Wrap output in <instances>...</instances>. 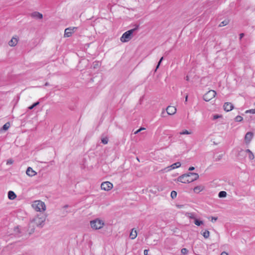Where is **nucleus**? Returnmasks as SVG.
<instances>
[{
  "instance_id": "nucleus-40",
  "label": "nucleus",
  "mask_w": 255,
  "mask_h": 255,
  "mask_svg": "<svg viewBox=\"0 0 255 255\" xmlns=\"http://www.w3.org/2000/svg\"><path fill=\"white\" fill-rule=\"evenodd\" d=\"M221 255H228V254L227 253L223 252L221 253Z\"/></svg>"
},
{
  "instance_id": "nucleus-3",
  "label": "nucleus",
  "mask_w": 255,
  "mask_h": 255,
  "mask_svg": "<svg viewBox=\"0 0 255 255\" xmlns=\"http://www.w3.org/2000/svg\"><path fill=\"white\" fill-rule=\"evenodd\" d=\"M32 207L37 212H42L46 210V205L44 202L40 200L34 201L32 204Z\"/></svg>"
},
{
  "instance_id": "nucleus-13",
  "label": "nucleus",
  "mask_w": 255,
  "mask_h": 255,
  "mask_svg": "<svg viewBox=\"0 0 255 255\" xmlns=\"http://www.w3.org/2000/svg\"><path fill=\"white\" fill-rule=\"evenodd\" d=\"M26 174L32 177L36 174V172L34 171L30 167H28L26 171Z\"/></svg>"
},
{
  "instance_id": "nucleus-23",
  "label": "nucleus",
  "mask_w": 255,
  "mask_h": 255,
  "mask_svg": "<svg viewBox=\"0 0 255 255\" xmlns=\"http://www.w3.org/2000/svg\"><path fill=\"white\" fill-rule=\"evenodd\" d=\"M186 216L190 218L195 219V215L193 213H186L185 214Z\"/></svg>"
},
{
  "instance_id": "nucleus-29",
  "label": "nucleus",
  "mask_w": 255,
  "mask_h": 255,
  "mask_svg": "<svg viewBox=\"0 0 255 255\" xmlns=\"http://www.w3.org/2000/svg\"><path fill=\"white\" fill-rule=\"evenodd\" d=\"M39 104V102H37L35 103H34L33 105H32L31 106L29 107H28V109L29 110H32V109H33L35 107H36V106H37Z\"/></svg>"
},
{
  "instance_id": "nucleus-42",
  "label": "nucleus",
  "mask_w": 255,
  "mask_h": 255,
  "mask_svg": "<svg viewBox=\"0 0 255 255\" xmlns=\"http://www.w3.org/2000/svg\"><path fill=\"white\" fill-rule=\"evenodd\" d=\"M187 99H188V96L186 95V96L185 97V102H186L187 101Z\"/></svg>"
},
{
  "instance_id": "nucleus-39",
  "label": "nucleus",
  "mask_w": 255,
  "mask_h": 255,
  "mask_svg": "<svg viewBox=\"0 0 255 255\" xmlns=\"http://www.w3.org/2000/svg\"><path fill=\"white\" fill-rule=\"evenodd\" d=\"M194 169H195V168L194 167L192 166V167H189V170L192 171V170H194Z\"/></svg>"
},
{
  "instance_id": "nucleus-22",
  "label": "nucleus",
  "mask_w": 255,
  "mask_h": 255,
  "mask_svg": "<svg viewBox=\"0 0 255 255\" xmlns=\"http://www.w3.org/2000/svg\"><path fill=\"white\" fill-rule=\"evenodd\" d=\"M227 196V193L225 191H222L219 193L218 196L220 198L225 197Z\"/></svg>"
},
{
  "instance_id": "nucleus-26",
  "label": "nucleus",
  "mask_w": 255,
  "mask_h": 255,
  "mask_svg": "<svg viewBox=\"0 0 255 255\" xmlns=\"http://www.w3.org/2000/svg\"><path fill=\"white\" fill-rule=\"evenodd\" d=\"M171 197L172 199H174L177 196V192L175 191H172L171 192Z\"/></svg>"
},
{
  "instance_id": "nucleus-11",
  "label": "nucleus",
  "mask_w": 255,
  "mask_h": 255,
  "mask_svg": "<svg viewBox=\"0 0 255 255\" xmlns=\"http://www.w3.org/2000/svg\"><path fill=\"white\" fill-rule=\"evenodd\" d=\"M166 112L168 115H172L175 114L176 112V109L174 106H168L166 108Z\"/></svg>"
},
{
  "instance_id": "nucleus-41",
  "label": "nucleus",
  "mask_w": 255,
  "mask_h": 255,
  "mask_svg": "<svg viewBox=\"0 0 255 255\" xmlns=\"http://www.w3.org/2000/svg\"><path fill=\"white\" fill-rule=\"evenodd\" d=\"M244 35V33H241L240 34V39H242Z\"/></svg>"
},
{
  "instance_id": "nucleus-14",
  "label": "nucleus",
  "mask_w": 255,
  "mask_h": 255,
  "mask_svg": "<svg viewBox=\"0 0 255 255\" xmlns=\"http://www.w3.org/2000/svg\"><path fill=\"white\" fill-rule=\"evenodd\" d=\"M31 16L32 17L36 18L38 19H42L43 18V15L41 13L37 11L32 12L31 14Z\"/></svg>"
},
{
  "instance_id": "nucleus-24",
  "label": "nucleus",
  "mask_w": 255,
  "mask_h": 255,
  "mask_svg": "<svg viewBox=\"0 0 255 255\" xmlns=\"http://www.w3.org/2000/svg\"><path fill=\"white\" fill-rule=\"evenodd\" d=\"M10 127V124L9 123H5L2 127V129L4 130H7Z\"/></svg>"
},
{
  "instance_id": "nucleus-21",
  "label": "nucleus",
  "mask_w": 255,
  "mask_h": 255,
  "mask_svg": "<svg viewBox=\"0 0 255 255\" xmlns=\"http://www.w3.org/2000/svg\"><path fill=\"white\" fill-rule=\"evenodd\" d=\"M202 235L205 239H207L210 236V232L208 230H205L204 232H203Z\"/></svg>"
},
{
  "instance_id": "nucleus-6",
  "label": "nucleus",
  "mask_w": 255,
  "mask_h": 255,
  "mask_svg": "<svg viewBox=\"0 0 255 255\" xmlns=\"http://www.w3.org/2000/svg\"><path fill=\"white\" fill-rule=\"evenodd\" d=\"M216 95V92L214 90H210L204 95L203 99L205 101L208 102L214 98Z\"/></svg>"
},
{
  "instance_id": "nucleus-19",
  "label": "nucleus",
  "mask_w": 255,
  "mask_h": 255,
  "mask_svg": "<svg viewBox=\"0 0 255 255\" xmlns=\"http://www.w3.org/2000/svg\"><path fill=\"white\" fill-rule=\"evenodd\" d=\"M203 190V188L200 186H196L195 187H194V188L193 189V190H194V192L195 193H199L200 192H201L202 190Z\"/></svg>"
},
{
  "instance_id": "nucleus-4",
  "label": "nucleus",
  "mask_w": 255,
  "mask_h": 255,
  "mask_svg": "<svg viewBox=\"0 0 255 255\" xmlns=\"http://www.w3.org/2000/svg\"><path fill=\"white\" fill-rule=\"evenodd\" d=\"M138 26L136 28L129 30L123 33L122 36L120 38V40L122 42H127L129 41L132 37V34L133 32L137 29Z\"/></svg>"
},
{
  "instance_id": "nucleus-7",
  "label": "nucleus",
  "mask_w": 255,
  "mask_h": 255,
  "mask_svg": "<svg viewBox=\"0 0 255 255\" xmlns=\"http://www.w3.org/2000/svg\"><path fill=\"white\" fill-rule=\"evenodd\" d=\"M101 187L102 190L105 191H109L113 187V185L112 183L109 181L103 182L101 185Z\"/></svg>"
},
{
  "instance_id": "nucleus-2",
  "label": "nucleus",
  "mask_w": 255,
  "mask_h": 255,
  "mask_svg": "<svg viewBox=\"0 0 255 255\" xmlns=\"http://www.w3.org/2000/svg\"><path fill=\"white\" fill-rule=\"evenodd\" d=\"M199 178L197 173L189 172L180 176L177 179V181L183 183H188L197 180Z\"/></svg>"
},
{
  "instance_id": "nucleus-37",
  "label": "nucleus",
  "mask_w": 255,
  "mask_h": 255,
  "mask_svg": "<svg viewBox=\"0 0 255 255\" xmlns=\"http://www.w3.org/2000/svg\"><path fill=\"white\" fill-rule=\"evenodd\" d=\"M148 250H144V255H148Z\"/></svg>"
},
{
  "instance_id": "nucleus-25",
  "label": "nucleus",
  "mask_w": 255,
  "mask_h": 255,
  "mask_svg": "<svg viewBox=\"0 0 255 255\" xmlns=\"http://www.w3.org/2000/svg\"><path fill=\"white\" fill-rule=\"evenodd\" d=\"M194 224L197 226H200L203 224V222L202 221H199L196 219H195Z\"/></svg>"
},
{
  "instance_id": "nucleus-45",
  "label": "nucleus",
  "mask_w": 255,
  "mask_h": 255,
  "mask_svg": "<svg viewBox=\"0 0 255 255\" xmlns=\"http://www.w3.org/2000/svg\"><path fill=\"white\" fill-rule=\"evenodd\" d=\"M163 57H162L160 58V60H159V61H160L161 62V61L163 60Z\"/></svg>"
},
{
  "instance_id": "nucleus-31",
  "label": "nucleus",
  "mask_w": 255,
  "mask_h": 255,
  "mask_svg": "<svg viewBox=\"0 0 255 255\" xmlns=\"http://www.w3.org/2000/svg\"><path fill=\"white\" fill-rule=\"evenodd\" d=\"M101 141L103 144H106L108 143L109 139L107 137H104L102 139Z\"/></svg>"
},
{
  "instance_id": "nucleus-36",
  "label": "nucleus",
  "mask_w": 255,
  "mask_h": 255,
  "mask_svg": "<svg viewBox=\"0 0 255 255\" xmlns=\"http://www.w3.org/2000/svg\"><path fill=\"white\" fill-rule=\"evenodd\" d=\"M217 219H218L217 217H212L211 221L212 222H215L217 220Z\"/></svg>"
},
{
  "instance_id": "nucleus-44",
  "label": "nucleus",
  "mask_w": 255,
  "mask_h": 255,
  "mask_svg": "<svg viewBox=\"0 0 255 255\" xmlns=\"http://www.w3.org/2000/svg\"><path fill=\"white\" fill-rule=\"evenodd\" d=\"M68 207V205H65V206H63V208H67Z\"/></svg>"
},
{
  "instance_id": "nucleus-5",
  "label": "nucleus",
  "mask_w": 255,
  "mask_h": 255,
  "mask_svg": "<svg viewBox=\"0 0 255 255\" xmlns=\"http://www.w3.org/2000/svg\"><path fill=\"white\" fill-rule=\"evenodd\" d=\"M104 225V221L99 219H96L90 222L91 227L94 230L101 229L103 227Z\"/></svg>"
},
{
  "instance_id": "nucleus-12",
  "label": "nucleus",
  "mask_w": 255,
  "mask_h": 255,
  "mask_svg": "<svg viewBox=\"0 0 255 255\" xmlns=\"http://www.w3.org/2000/svg\"><path fill=\"white\" fill-rule=\"evenodd\" d=\"M17 42L18 38L16 37H13L8 42V45L11 47L15 46L17 44Z\"/></svg>"
},
{
  "instance_id": "nucleus-15",
  "label": "nucleus",
  "mask_w": 255,
  "mask_h": 255,
  "mask_svg": "<svg viewBox=\"0 0 255 255\" xmlns=\"http://www.w3.org/2000/svg\"><path fill=\"white\" fill-rule=\"evenodd\" d=\"M253 137V133L251 132H247L245 137V139L247 142H250Z\"/></svg>"
},
{
  "instance_id": "nucleus-27",
  "label": "nucleus",
  "mask_w": 255,
  "mask_h": 255,
  "mask_svg": "<svg viewBox=\"0 0 255 255\" xmlns=\"http://www.w3.org/2000/svg\"><path fill=\"white\" fill-rule=\"evenodd\" d=\"M235 121L237 122H241L243 121V118L240 116H237L235 119Z\"/></svg>"
},
{
  "instance_id": "nucleus-16",
  "label": "nucleus",
  "mask_w": 255,
  "mask_h": 255,
  "mask_svg": "<svg viewBox=\"0 0 255 255\" xmlns=\"http://www.w3.org/2000/svg\"><path fill=\"white\" fill-rule=\"evenodd\" d=\"M137 237V232L134 229H132L130 232L129 237L131 239L133 240Z\"/></svg>"
},
{
  "instance_id": "nucleus-32",
  "label": "nucleus",
  "mask_w": 255,
  "mask_h": 255,
  "mask_svg": "<svg viewBox=\"0 0 255 255\" xmlns=\"http://www.w3.org/2000/svg\"><path fill=\"white\" fill-rule=\"evenodd\" d=\"M245 113H246L255 114V109L247 110Z\"/></svg>"
},
{
  "instance_id": "nucleus-10",
  "label": "nucleus",
  "mask_w": 255,
  "mask_h": 255,
  "mask_svg": "<svg viewBox=\"0 0 255 255\" xmlns=\"http://www.w3.org/2000/svg\"><path fill=\"white\" fill-rule=\"evenodd\" d=\"M234 108V106L231 103L227 102L224 104V109L225 111L229 112L232 110Z\"/></svg>"
},
{
  "instance_id": "nucleus-9",
  "label": "nucleus",
  "mask_w": 255,
  "mask_h": 255,
  "mask_svg": "<svg viewBox=\"0 0 255 255\" xmlns=\"http://www.w3.org/2000/svg\"><path fill=\"white\" fill-rule=\"evenodd\" d=\"M181 163L179 162H177L176 163H173V164L171 165L170 166H167V167L165 168L164 169V171L165 172H168L172 169H174L175 168H178L181 166Z\"/></svg>"
},
{
  "instance_id": "nucleus-17",
  "label": "nucleus",
  "mask_w": 255,
  "mask_h": 255,
  "mask_svg": "<svg viewBox=\"0 0 255 255\" xmlns=\"http://www.w3.org/2000/svg\"><path fill=\"white\" fill-rule=\"evenodd\" d=\"M16 197V194L12 191H9L8 192V198L10 200H13Z\"/></svg>"
},
{
  "instance_id": "nucleus-43",
  "label": "nucleus",
  "mask_w": 255,
  "mask_h": 255,
  "mask_svg": "<svg viewBox=\"0 0 255 255\" xmlns=\"http://www.w3.org/2000/svg\"><path fill=\"white\" fill-rule=\"evenodd\" d=\"M186 80L187 81H188V80H189V77H188V76H187L186 77Z\"/></svg>"
},
{
  "instance_id": "nucleus-47",
  "label": "nucleus",
  "mask_w": 255,
  "mask_h": 255,
  "mask_svg": "<svg viewBox=\"0 0 255 255\" xmlns=\"http://www.w3.org/2000/svg\"><path fill=\"white\" fill-rule=\"evenodd\" d=\"M98 66V64H95V65H94V68H95V67H96V66Z\"/></svg>"
},
{
  "instance_id": "nucleus-34",
  "label": "nucleus",
  "mask_w": 255,
  "mask_h": 255,
  "mask_svg": "<svg viewBox=\"0 0 255 255\" xmlns=\"http://www.w3.org/2000/svg\"><path fill=\"white\" fill-rule=\"evenodd\" d=\"M221 117L222 116L221 115H217V114L216 115H213V119L214 120H216V119H218L219 118H221Z\"/></svg>"
},
{
  "instance_id": "nucleus-33",
  "label": "nucleus",
  "mask_w": 255,
  "mask_h": 255,
  "mask_svg": "<svg viewBox=\"0 0 255 255\" xmlns=\"http://www.w3.org/2000/svg\"><path fill=\"white\" fill-rule=\"evenodd\" d=\"M145 128H139L138 130H137L136 131H135L134 133V134H137L138 133H139L140 131H141V130H144Z\"/></svg>"
},
{
  "instance_id": "nucleus-18",
  "label": "nucleus",
  "mask_w": 255,
  "mask_h": 255,
  "mask_svg": "<svg viewBox=\"0 0 255 255\" xmlns=\"http://www.w3.org/2000/svg\"><path fill=\"white\" fill-rule=\"evenodd\" d=\"M245 152L249 154V158L250 160H253L254 158V155L253 153L249 149H246Z\"/></svg>"
},
{
  "instance_id": "nucleus-38",
  "label": "nucleus",
  "mask_w": 255,
  "mask_h": 255,
  "mask_svg": "<svg viewBox=\"0 0 255 255\" xmlns=\"http://www.w3.org/2000/svg\"><path fill=\"white\" fill-rule=\"evenodd\" d=\"M161 62L160 61H159L158 62V64H157V66H156V70L158 68V67H159V65H160V63H161Z\"/></svg>"
},
{
  "instance_id": "nucleus-20",
  "label": "nucleus",
  "mask_w": 255,
  "mask_h": 255,
  "mask_svg": "<svg viewBox=\"0 0 255 255\" xmlns=\"http://www.w3.org/2000/svg\"><path fill=\"white\" fill-rule=\"evenodd\" d=\"M192 132L191 130H187L186 129L183 130L182 131L179 132V134H192Z\"/></svg>"
},
{
  "instance_id": "nucleus-35",
  "label": "nucleus",
  "mask_w": 255,
  "mask_h": 255,
  "mask_svg": "<svg viewBox=\"0 0 255 255\" xmlns=\"http://www.w3.org/2000/svg\"><path fill=\"white\" fill-rule=\"evenodd\" d=\"M13 162V160L12 159H9L7 160L6 164L7 165H10V164H12Z\"/></svg>"
},
{
  "instance_id": "nucleus-1",
  "label": "nucleus",
  "mask_w": 255,
  "mask_h": 255,
  "mask_svg": "<svg viewBox=\"0 0 255 255\" xmlns=\"http://www.w3.org/2000/svg\"><path fill=\"white\" fill-rule=\"evenodd\" d=\"M46 216L43 214H38L33 219H32L29 224V228L32 226V228L29 230V234H32L34 232V227L32 225L33 224L35 225L37 227L42 228L44 225Z\"/></svg>"
},
{
  "instance_id": "nucleus-28",
  "label": "nucleus",
  "mask_w": 255,
  "mask_h": 255,
  "mask_svg": "<svg viewBox=\"0 0 255 255\" xmlns=\"http://www.w3.org/2000/svg\"><path fill=\"white\" fill-rule=\"evenodd\" d=\"M228 20H224L222 22H221V23L219 24L220 27L224 26L228 24Z\"/></svg>"
},
{
  "instance_id": "nucleus-30",
  "label": "nucleus",
  "mask_w": 255,
  "mask_h": 255,
  "mask_svg": "<svg viewBox=\"0 0 255 255\" xmlns=\"http://www.w3.org/2000/svg\"><path fill=\"white\" fill-rule=\"evenodd\" d=\"M181 252L183 255H185L188 254V251L186 248H183L181 249Z\"/></svg>"
},
{
  "instance_id": "nucleus-8",
  "label": "nucleus",
  "mask_w": 255,
  "mask_h": 255,
  "mask_svg": "<svg viewBox=\"0 0 255 255\" xmlns=\"http://www.w3.org/2000/svg\"><path fill=\"white\" fill-rule=\"evenodd\" d=\"M77 29L76 27H68L65 29L64 31V37H70L72 33H74L75 30Z\"/></svg>"
},
{
  "instance_id": "nucleus-46",
  "label": "nucleus",
  "mask_w": 255,
  "mask_h": 255,
  "mask_svg": "<svg viewBox=\"0 0 255 255\" xmlns=\"http://www.w3.org/2000/svg\"><path fill=\"white\" fill-rule=\"evenodd\" d=\"M49 85V83H46L45 84V86H48Z\"/></svg>"
}]
</instances>
